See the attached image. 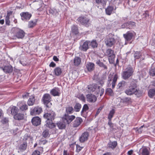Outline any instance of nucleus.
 Masks as SVG:
<instances>
[{"label":"nucleus","mask_w":155,"mask_h":155,"mask_svg":"<svg viewBox=\"0 0 155 155\" xmlns=\"http://www.w3.org/2000/svg\"><path fill=\"white\" fill-rule=\"evenodd\" d=\"M137 81L133 79L130 82L129 86L125 90V93L128 96L135 95L137 97H140L142 92L141 91L137 88Z\"/></svg>","instance_id":"obj_1"},{"label":"nucleus","mask_w":155,"mask_h":155,"mask_svg":"<svg viewBox=\"0 0 155 155\" xmlns=\"http://www.w3.org/2000/svg\"><path fill=\"white\" fill-rule=\"evenodd\" d=\"M42 135L45 138L47 137L49 135L48 131L47 130H45L43 132Z\"/></svg>","instance_id":"obj_48"},{"label":"nucleus","mask_w":155,"mask_h":155,"mask_svg":"<svg viewBox=\"0 0 155 155\" xmlns=\"http://www.w3.org/2000/svg\"><path fill=\"white\" fill-rule=\"evenodd\" d=\"M150 149L146 147L140 148L139 152V155H150Z\"/></svg>","instance_id":"obj_12"},{"label":"nucleus","mask_w":155,"mask_h":155,"mask_svg":"<svg viewBox=\"0 0 155 155\" xmlns=\"http://www.w3.org/2000/svg\"><path fill=\"white\" fill-rule=\"evenodd\" d=\"M134 35L133 33L130 31L127 32L123 35V36L127 41H130L133 38Z\"/></svg>","instance_id":"obj_20"},{"label":"nucleus","mask_w":155,"mask_h":155,"mask_svg":"<svg viewBox=\"0 0 155 155\" xmlns=\"http://www.w3.org/2000/svg\"><path fill=\"white\" fill-rule=\"evenodd\" d=\"M75 116L74 115L65 114L63 118V120L64 123L69 124L75 119Z\"/></svg>","instance_id":"obj_9"},{"label":"nucleus","mask_w":155,"mask_h":155,"mask_svg":"<svg viewBox=\"0 0 155 155\" xmlns=\"http://www.w3.org/2000/svg\"><path fill=\"white\" fill-rule=\"evenodd\" d=\"M55 114L53 111H50L44 115V117L47 119V120H53L54 119Z\"/></svg>","instance_id":"obj_6"},{"label":"nucleus","mask_w":155,"mask_h":155,"mask_svg":"<svg viewBox=\"0 0 155 155\" xmlns=\"http://www.w3.org/2000/svg\"><path fill=\"white\" fill-rule=\"evenodd\" d=\"M117 78L118 76L117 74H115L114 76L110 74L109 76L108 81L110 82L113 80L112 83V87L113 88H114L115 87Z\"/></svg>","instance_id":"obj_8"},{"label":"nucleus","mask_w":155,"mask_h":155,"mask_svg":"<svg viewBox=\"0 0 155 155\" xmlns=\"http://www.w3.org/2000/svg\"><path fill=\"white\" fill-rule=\"evenodd\" d=\"M114 10V7L112 6H108L105 9V12L106 14L110 15Z\"/></svg>","instance_id":"obj_28"},{"label":"nucleus","mask_w":155,"mask_h":155,"mask_svg":"<svg viewBox=\"0 0 155 155\" xmlns=\"http://www.w3.org/2000/svg\"><path fill=\"white\" fill-rule=\"evenodd\" d=\"M82 122V119L79 117H77L74 121L73 124V126L74 127H78Z\"/></svg>","instance_id":"obj_22"},{"label":"nucleus","mask_w":155,"mask_h":155,"mask_svg":"<svg viewBox=\"0 0 155 155\" xmlns=\"http://www.w3.org/2000/svg\"><path fill=\"white\" fill-rule=\"evenodd\" d=\"M90 41H86L84 42L82 45H81L79 48L81 51H86L89 48V45Z\"/></svg>","instance_id":"obj_16"},{"label":"nucleus","mask_w":155,"mask_h":155,"mask_svg":"<svg viewBox=\"0 0 155 155\" xmlns=\"http://www.w3.org/2000/svg\"><path fill=\"white\" fill-rule=\"evenodd\" d=\"M42 111V108L41 107L37 106L31 110L30 113L31 115H35L39 114Z\"/></svg>","instance_id":"obj_10"},{"label":"nucleus","mask_w":155,"mask_h":155,"mask_svg":"<svg viewBox=\"0 0 155 155\" xmlns=\"http://www.w3.org/2000/svg\"><path fill=\"white\" fill-rule=\"evenodd\" d=\"M52 120H47L46 123L45 125L47 127L50 128H52L55 127V125L54 123L52 122Z\"/></svg>","instance_id":"obj_24"},{"label":"nucleus","mask_w":155,"mask_h":155,"mask_svg":"<svg viewBox=\"0 0 155 155\" xmlns=\"http://www.w3.org/2000/svg\"><path fill=\"white\" fill-rule=\"evenodd\" d=\"M62 72L61 68L58 67L55 68L54 71V74L56 76H59L60 75Z\"/></svg>","instance_id":"obj_26"},{"label":"nucleus","mask_w":155,"mask_h":155,"mask_svg":"<svg viewBox=\"0 0 155 155\" xmlns=\"http://www.w3.org/2000/svg\"><path fill=\"white\" fill-rule=\"evenodd\" d=\"M30 137L27 134H25V136H24V140H27L28 138Z\"/></svg>","instance_id":"obj_62"},{"label":"nucleus","mask_w":155,"mask_h":155,"mask_svg":"<svg viewBox=\"0 0 155 155\" xmlns=\"http://www.w3.org/2000/svg\"><path fill=\"white\" fill-rule=\"evenodd\" d=\"M127 85V83L126 81H122L119 83L118 87L119 88H120L121 87H124Z\"/></svg>","instance_id":"obj_40"},{"label":"nucleus","mask_w":155,"mask_h":155,"mask_svg":"<svg viewBox=\"0 0 155 155\" xmlns=\"http://www.w3.org/2000/svg\"><path fill=\"white\" fill-rule=\"evenodd\" d=\"M81 107V104L79 103H76L74 107V109L76 112H78L80 111Z\"/></svg>","instance_id":"obj_39"},{"label":"nucleus","mask_w":155,"mask_h":155,"mask_svg":"<svg viewBox=\"0 0 155 155\" xmlns=\"http://www.w3.org/2000/svg\"><path fill=\"white\" fill-rule=\"evenodd\" d=\"M57 126L59 129H63L65 127V125L62 122H58L57 124Z\"/></svg>","instance_id":"obj_41"},{"label":"nucleus","mask_w":155,"mask_h":155,"mask_svg":"<svg viewBox=\"0 0 155 155\" xmlns=\"http://www.w3.org/2000/svg\"><path fill=\"white\" fill-rule=\"evenodd\" d=\"M18 109L17 107L15 106H13L12 107L11 110V113L12 114L15 115L18 113Z\"/></svg>","instance_id":"obj_34"},{"label":"nucleus","mask_w":155,"mask_h":155,"mask_svg":"<svg viewBox=\"0 0 155 155\" xmlns=\"http://www.w3.org/2000/svg\"><path fill=\"white\" fill-rule=\"evenodd\" d=\"M17 106L19 108L20 110L22 111H25L28 109V106L23 101L18 102Z\"/></svg>","instance_id":"obj_13"},{"label":"nucleus","mask_w":155,"mask_h":155,"mask_svg":"<svg viewBox=\"0 0 155 155\" xmlns=\"http://www.w3.org/2000/svg\"><path fill=\"white\" fill-rule=\"evenodd\" d=\"M87 101L90 103L95 102L97 100V97L93 94H89L86 96Z\"/></svg>","instance_id":"obj_11"},{"label":"nucleus","mask_w":155,"mask_h":155,"mask_svg":"<svg viewBox=\"0 0 155 155\" xmlns=\"http://www.w3.org/2000/svg\"><path fill=\"white\" fill-rule=\"evenodd\" d=\"M77 20L81 24L87 27L89 26L90 25L89 19L84 16H81L79 17Z\"/></svg>","instance_id":"obj_5"},{"label":"nucleus","mask_w":155,"mask_h":155,"mask_svg":"<svg viewBox=\"0 0 155 155\" xmlns=\"http://www.w3.org/2000/svg\"><path fill=\"white\" fill-rule=\"evenodd\" d=\"M86 68L89 71H91L94 69V64L93 63H89L87 64Z\"/></svg>","instance_id":"obj_31"},{"label":"nucleus","mask_w":155,"mask_h":155,"mask_svg":"<svg viewBox=\"0 0 155 155\" xmlns=\"http://www.w3.org/2000/svg\"><path fill=\"white\" fill-rule=\"evenodd\" d=\"M88 89L89 91L90 92L96 91L97 94H100V96H101L104 93V90L103 88L100 89V86H97L96 84H93L89 86H88Z\"/></svg>","instance_id":"obj_3"},{"label":"nucleus","mask_w":155,"mask_h":155,"mask_svg":"<svg viewBox=\"0 0 155 155\" xmlns=\"http://www.w3.org/2000/svg\"><path fill=\"white\" fill-rule=\"evenodd\" d=\"M15 36L18 38H22L25 35V32L22 30L16 28Z\"/></svg>","instance_id":"obj_14"},{"label":"nucleus","mask_w":155,"mask_h":155,"mask_svg":"<svg viewBox=\"0 0 155 155\" xmlns=\"http://www.w3.org/2000/svg\"><path fill=\"white\" fill-rule=\"evenodd\" d=\"M50 93L54 96H59L60 94V91L58 88H55L52 89Z\"/></svg>","instance_id":"obj_21"},{"label":"nucleus","mask_w":155,"mask_h":155,"mask_svg":"<svg viewBox=\"0 0 155 155\" xmlns=\"http://www.w3.org/2000/svg\"><path fill=\"white\" fill-rule=\"evenodd\" d=\"M53 60L55 61H59L58 58L56 56H54L53 57Z\"/></svg>","instance_id":"obj_61"},{"label":"nucleus","mask_w":155,"mask_h":155,"mask_svg":"<svg viewBox=\"0 0 155 155\" xmlns=\"http://www.w3.org/2000/svg\"><path fill=\"white\" fill-rule=\"evenodd\" d=\"M129 28H131L135 26L136 23L133 21H130L129 22Z\"/></svg>","instance_id":"obj_49"},{"label":"nucleus","mask_w":155,"mask_h":155,"mask_svg":"<svg viewBox=\"0 0 155 155\" xmlns=\"http://www.w3.org/2000/svg\"><path fill=\"white\" fill-rule=\"evenodd\" d=\"M56 66V64L53 62H51L49 64L50 67H54Z\"/></svg>","instance_id":"obj_60"},{"label":"nucleus","mask_w":155,"mask_h":155,"mask_svg":"<svg viewBox=\"0 0 155 155\" xmlns=\"http://www.w3.org/2000/svg\"><path fill=\"white\" fill-rule=\"evenodd\" d=\"M108 124L111 127H113V124L111 122V120H109V121L108 122Z\"/></svg>","instance_id":"obj_59"},{"label":"nucleus","mask_w":155,"mask_h":155,"mask_svg":"<svg viewBox=\"0 0 155 155\" xmlns=\"http://www.w3.org/2000/svg\"><path fill=\"white\" fill-rule=\"evenodd\" d=\"M106 92L109 95L112 96L113 95L114 93L112 90L110 88H108L106 90Z\"/></svg>","instance_id":"obj_44"},{"label":"nucleus","mask_w":155,"mask_h":155,"mask_svg":"<svg viewBox=\"0 0 155 155\" xmlns=\"http://www.w3.org/2000/svg\"><path fill=\"white\" fill-rule=\"evenodd\" d=\"M73 109L72 107H68L66 108V111L69 114H71L73 113Z\"/></svg>","instance_id":"obj_47"},{"label":"nucleus","mask_w":155,"mask_h":155,"mask_svg":"<svg viewBox=\"0 0 155 155\" xmlns=\"http://www.w3.org/2000/svg\"><path fill=\"white\" fill-rule=\"evenodd\" d=\"M141 56V54L139 51L136 52L134 55V57L135 59H139Z\"/></svg>","instance_id":"obj_42"},{"label":"nucleus","mask_w":155,"mask_h":155,"mask_svg":"<svg viewBox=\"0 0 155 155\" xmlns=\"http://www.w3.org/2000/svg\"><path fill=\"white\" fill-rule=\"evenodd\" d=\"M5 21L6 25H10V22L9 20V15L8 14H7L6 17Z\"/></svg>","instance_id":"obj_46"},{"label":"nucleus","mask_w":155,"mask_h":155,"mask_svg":"<svg viewBox=\"0 0 155 155\" xmlns=\"http://www.w3.org/2000/svg\"><path fill=\"white\" fill-rule=\"evenodd\" d=\"M89 45L93 48H94L97 47L98 44L96 40H93L91 42L90 41Z\"/></svg>","instance_id":"obj_38"},{"label":"nucleus","mask_w":155,"mask_h":155,"mask_svg":"<svg viewBox=\"0 0 155 155\" xmlns=\"http://www.w3.org/2000/svg\"><path fill=\"white\" fill-rule=\"evenodd\" d=\"M88 109L89 107L87 104H84L81 112V114H83L84 112L86 111Z\"/></svg>","instance_id":"obj_43"},{"label":"nucleus","mask_w":155,"mask_h":155,"mask_svg":"<svg viewBox=\"0 0 155 155\" xmlns=\"http://www.w3.org/2000/svg\"><path fill=\"white\" fill-rule=\"evenodd\" d=\"M143 125L141 126L140 127L136 130V132H137L139 133H141L142 132L143 130L142 129L143 128Z\"/></svg>","instance_id":"obj_53"},{"label":"nucleus","mask_w":155,"mask_h":155,"mask_svg":"<svg viewBox=\"0 0 155 155\" xmlns=\"http://www.w3.org/2000/svg\"><path fill=\"white\" fill-rule=\"evenodd\" d=\"M134 71V69L132 67L128 66L124 71H123L121 74L122 78L125 80H127L133 75Z\"/></svg>","instance_id":"obj_2"},{"label":"nucleus","mask_w":155,"mask_h":155,"mask_svg":"<svg viewBox=\"0 0 155 155\" xmlns=\"http://www.w3.org/2000/svg\"><path fill=\"white\" fill-rule=\"evenodd\" d=\"M123 28H129V22L124 23L122 25Z\"/></svg>","instance_id":"obj_52"},{"label":"nucleus","mask_w":155,"mask_h":155,"mask_svg":"<svg viewBox=\"0 0 155 155\" xmlns=\"http://www.w3.org/2000/svg\"><path fill=\"white\" fill-rule=\"evenodd\" d=\"M89 136L88 133L87 132H85L83 133L79 138L80 141L82 143L84 142L88 139Z\"/></svg>","instance_id":"obj_17"},{"label":"nucleus","mask_w":155,"mask_h":155,"mask_svg":"<svg viewBox=\"0 0 155 155\" xmlns=\"http://www.w3.org/2000/svg\"><path fill=\"white\" fill-rule=\"evenodd\" d=\"M117 144L116 141H114L113 142L110 141L108 144L107 146L109 148L112 149L114 148Z\"/></svg>","instance_id":"obj_29"},{"label":"nucleus","mask_w":155,"mask_h":155,"mask_svg":"<svg viewBox=\"0 0 155 155\" xmlns=\"http://www.w3.org/2000/svg\"><path fill=\"white\" fill-rule=\"evenodd\" d=\"M79 99L82 100V101H85V98L83 94H81V95H79Z\"/></svg>","instance_id":"obj_55"},{"label":"nucleus","mask_w":155,"mask_h":155,"mask_svg":"<svg viewBox=\"0 0 155 155\" xmlns=\"http://www.w3.org/2000/svg\"><path fill=\"white\" fill-rule=\"evenodd\" d=\"M47 140H45L41 141V143L44 145L45 144L47 143Z\"/></svg>","instance_id":"obj_64"},{"label":"nucleus","mask_w":155,"mask_h":155,"mask_svg":"<svg viewBox=\"0 0 155 155\" xmlns=\"http://www.w3.org/2000/svg\"><path fill=\"white\" fill-rule=\"evenodd\" d=\"M40 152L39 151L37 150H35L32 154V155H40Z\"/></svg>","instance_id":"obj_56"},{"label":"nucleus","mask_w":155,"mask_h":155,"mask_svg":"<svg viewBox=\"0 0 155 155\" xmlns=\"http://www.w3.org/2000/svg\"><path fill=\"white\" fill-rule=\"evenodd\" d=\"M71 29L72 31L74 33L77 34L78 32V28L76 26L74 25L72 26Z\"/></svg>","instance_id":"obj_51"},{"label":"nucleus","mask_w":155,"mask_h":155,"mask_svg":"<svg viewBox=\"0 0 155 155\" xmlns=\"http://www.w3.org/2000/svg\"><path fill=\"white\" fill-rule=\"evenodd\" d=\"M107 54L109 57V59H110V58H114L115 55L114 54V51L111 49H109L107 50L106 52Z\"/></svg>","instance_id":"obj_23"},{"label":"nucleus","mask_w":155,"mask_h":155,"mask_svg":"<svg viewBox=\"0 0 155 155\" xmlns=\"http://www.w3.org/2000/svg\"><path fill=\"white\" fill-rule=\"evenodd\" d=\"M115 111L114 109H112L110 111L108 117V120H111L115 113Z\"/></svg>","instance_id":"obj_37"},{"label":"nucleus","mask_w":155,"mask_h":155,"mask_svg":"<svg viewBox=\"0 0 155 155\" xmlns=\"http://www.w3.org/2000/svg\"><path fill=\"white\" fill-rule=\"evenodd\" d=\"M133 151L132 150L129 151L127 152L128 155H131L133 153Z\"/></svg>","instance_id":"obj_63"},{"label":"nucleus","mask_w":155,"mask_h":155,"mask_svg":"<svg viewBox=\"0 0 155 155\" xmlns=\"http://www.w3.org/2000/svg\"><path fill=\"white\" fill-rule=\"evenodd\" d=\"M130 98L128 97H125L124 99V101L125 102H128L131 101Z\"/></svg>","instance_id":"obj_57"},{"label":"nucleus","mask_w":155,"mask_h":155,"mask_svg":"<svg viewBox=\"0 0 155 155\" xmlns=\"http://www.w3.org/2000/svg\"><path fill=\"white\" fill-rule=\"evenodd\" d=\"M35 102V96H32L30 97L28 100L27 103L29 106H32L34 104Z\"/></svg>","instance_id":"obj_25"},{"label":"nucleus","mask_w":155,"mask_h":155,"mask_svg":"<svg viewBox=\"0 0 155 155\" xmlns=\"http://www.w3.org/2000/svg\"><path fill=\"white\" fill-rule=\"evenodd\" d=\"M116 41L111 34H109L105 39V43L107 46L111 47L115 43Z\"/></svg>","instance_id":"obj_4"},{"label":"nucleus","mask_w":155,"mask_h":155,"mask_svg":"<svg viewBox=\"0 0 155 155\" xmlns=\"http://www.w3.org/2000/svg\"><path fill=\"white\" fill-rule=\"evenodd\" d=\"M96 63L99 66L104 68V69H107V67L103 63L101 62L100 60H98L96 61Z\"/></svg>","instance_id":"obj_36"},{"label":"nucleus","mask_w":155,"mask_h":155,"mask_svg":"<svg viewBox=\"0 0 155 155\" xmlns=\"http://www.w3.org/2000/svg\"><path fill=\"white\" fill-rule=\"evenodd\" d=\"M143 17H145V18H147V17L149 16V14L148 13V12L147 11H146L145 12V13L143 14Z\"/></svg>","instance_id":"obj_54"},{"label":"nucleus","mask_w":155,"mask_h":155,"mask_svg":"<svg viewBox=\"0 0 155 155\" xmlns=\"http://www.w3.org/2000/svg\"><path fill=\"white\" fill-rule=\"evenodd\" d=\"M51 99V96L50 95L48 94H44L42 98V100L44 104H45L47 107H48V104H50Z\"/></svg>","instance_id":"obj_7"},{"label":"nucleus","mask_w":155,"mask_h":155,"mask_svg":"<svg viewBox=\"0 0 155 155\" xmlns=\"http://www.w3.org/2000/svg\"><path fill=\"white\" fill-rule=\"evenodd\" d=\"M24 115L20 113H17L14 115V117L15 119L18 120H22L23 119Z\"/></svg>","instance_id":"obj_32"},{"label":"nucleus","mask_w":155,"mask_h":155,"mask_svg":"<svg viewBox=\"0 0 155 155\" xmlns=\"http://www.w3.org/2000/svg\"><path fill=\"white\" fill-rule=\"evenodd\" d=\"M76 151L78 152H79L82 149V147L80 146L79 145H77L76 146Z\"/></svg>","instance_id":"obj_58"},{"label":"nucleus","mask_w":155,"mask_h":155,"mask_svg":"<svg viewBox=\"0 0 155 155\" xmlns=\"http://www.w3.org/2000/svg\"><path fill=\"white\" fill-rule=\"evenodd\" d=\"M27 143L24 142L22 144H21L19 146V149L20 151L23 152L27 148Z\"/></svg>","instance_id":"obj_27"},{"label":"nucleus","mask_w":155,"mask_h":155,"mask_svg":"<svg viewBox=\"0 0 155 155\" xmlns=\"http://www.w3.org/2000/svg\"><path fill=\"white\" fill-rule=\"evenodd\" d=\"M32 124L35 126H37L40 124L41 120L38 117H34L31 120Z\"/></svg>","instance_id":"obj_18"},{"label":"nucleus","mask_w":155,"mask_h":155,"mask_svg":"<svg viewBox=\"0 0 155 155\" xmlns=\"http://www.w3.org/2000/svg\"><path fill=\"white\" fill-rule=\"evenodd\" d=\"M148 94L149 96L152 98L155 95V89H150L148 92Z\"/></svg>","instance_id":"obj_33"},{"label":"nucleus","mask_w":155,"mask_h":155,"mask_svg":"<svg viewBox=\"0 0 155 155\" xmlns=\"http://www.w3.org/2000/svg\"><path fill=\"white\" fill-rule=\"evenodd\" d=\"M150 74V76H155V68L151 69L149 71Z\"/></svg>","instance_id":"obj_45"},{"label":"nucleus","mask_w":155,"mask_h":155,"mask_svg":"<svg viewBox=\"0 0 155 155\" xmlns=\"http://www.w3.org/2000/svg\"><path fill=\"white\" fill-rule=\"evenodd\" d=\"M81 62V58L79 57H75L74 60V64L75 66H78Z\"/></svg>","instance_id":"obj_30"},{"label":"nucleus","mask_w":155,"mask_h":155,"mask_svg":"<svg viewBox=\"0 0 155 155\" xmlns=\"http://www.w3.org/2000/svg\"><path fill=\"white\" fill-rule=\"evenodd\" d=\"M8 119L6 117L3 118L1 122L4 124H5L8 123Z\"/></svg>","instance_id":"obj_50"},{"label":"nucleus","mask_w":155,"mask_h":155,"mask_svg":"<svg viewBox=\"0 0 155 155\" xmlns=\"http://www.w3.org/2000/svg\"><path fill=\"white\" fill-rule=\"evenodd\" d=\"M37 22L36 20H35L34 21H29L28 24V27L29 28L33 27L36 25Z\"/></svg>","instance_id":"obj_35"},{"label":"nucleus","mask_w":155,"mask_h":155,"mask_svg":"<svg viewBox=\"0 0 155 155\" xmlns=\"http://www.w3.org/2000/svg\"><path fill=\"white\" fill-rule=\"evenodd\" d=\"M3 71L6 73H11L13 71V68L10 65L5 66L1 68Z\"/></svg>","instance_id":"obj_19"},{"label":"nucleus","mask_w":155,"mask_h":155,"mask_svg":"<svg viewBox=\"0 0 155 155\" xmlns=\"http://www.w3.org/2000/svg\"><path fill=\"white\" fill-rule=\"evenodd\" d=\"M22 20H29L31 16V15L28 12H23L20 14Z\"/></svg>","instance_id":"obj_15"}]
</instances>
